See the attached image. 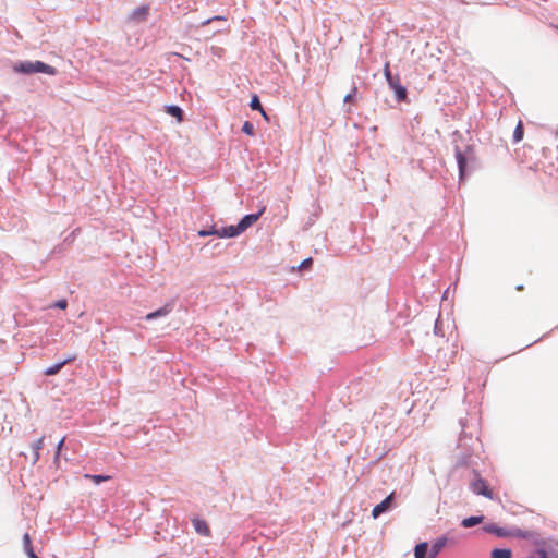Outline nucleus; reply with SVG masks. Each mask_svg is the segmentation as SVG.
<instances>
[{
	"label": "nucleus",
	"instance_id": "obj_1",
	"mask_svg": "<svg viewBox=\"0 0 558 558\" xmlns=\"http://www.w3.org/2000/svg\"><path fill=\"white\" fill-rule=\"evenodd\" d=\"M471 489L474 494L476 495H482L488 499H494V495H493V492L492 489L488 487V484L485 480H483L482 477H476L472 483H471Z\"/></svg>",
	"mask_w": 558,
	"mask_h": 558
},
{
	"label": "nucleus",
	"instance_id": "obj_2",
	"mask_svg": "<svg viewBox=\"0 0 558 558\" xmlns=\"http://www.w3.org/2000/svg\"><path fill=\"white\" fill-rule=\"evenodd\" d=\"M395 493L392 492L388 495L380 504L376 505L372 510V517L374 519L378 518L381 513L388 511L391 508V502L393 500Z\"/></svg>",
	"mask_w": 558,
	"mask_h": 558
},
{
	"label": "nucleus",
	"instance_id": "obj_3",
	"mask_svg": "<svg viewBox=\"0 0 558 558\" xmlns=\"http://www.w3.org/2000/svg\"><path fill=\"white\" fill-rule=\"evenodd\" d=\"M388 85L395 92L396 99L398 101L407 100V89L401 85L399 76H396V78L388 83Z\"/></svg>",
	"mask_w": 558,
	"mask_h": 558
},
{
	"label": "nucleus",
	"instance_id": "obj_4",
	"mask_svg": "<svg viewBox=\"0 0 558 558\" xmlns=\"http://www.w3.org/2000/svg\"><path fill=\"white\" fill-rule=\"evenodd\" d=\"M484 530L486 532H488V533L495 534L498 537L519 536L520 535L519 530H517V531H507L506 529L499 527V526H497L495 524L486 525V526H484Z\"/></svg>",
	"mask_w": 558,
	"mask_h": 558
},
{
	"label": "nucleus",
	"instance_id": "obj_5",
	"mask_svg": "<svg viewBox=\"0 0 558 558\" xmlns=\"http://www.w3.org/2000/svg\"><path fill=\"white\" fill-rule=\"evenodd\" d=\"M265 208H263L259 213L257 214H250V215H246L244 216L241 221L239 222V229L244 232L248 227H251L253 223H255L260 215L263 214Z\"/></svg>",
	"mask_w": 558,
	"mask_h": 558
},
{
	"label": "nucleus",
	"instance_id": "obj_6",
	"mask_svg": "<svg viewBox=\"0 0 558 558\" xmlns=\"http://www.w3.org/2000/svg\"><path fill=\"white\" fill-rule=\"evenodd\" d=\"M148 13H149V7L142 5V7L134 9L132 11V13L130 14L129 19H130V21H133V22H143L147 19Z\"/></svg>",
	"mask_w": 558,
	"mask_h": 558
},
{
	"label": "nucleus",
	"instance_id": "obj_7",
	"mask_svg": "<svg viewBox=\"0 0 558 558\" xmlns=\"http://www.w3.org/2000/svg\"><path fill=\"white\" fill-rule=\"evenodd\" d=\"M172 308H173V306L171 304H166L162 307L158 308L157 311L148 313L145 316V319L153 320V319H156L159 317L167 316L168 314H170L172 312Z\"/></svg>",
	"mask_w": 558,
	"mask_h": 558
},
{
	"label": "nucleus",
	"instance_id": "obj_8",
	"mask_svg": "<svg viewBox=\"0 0 558 558\" xmlns=\"http://www.w3.org/2000/svg\"><path fill=\"white\" fill-rule=\"evenodd\" d=\"M33 66L34 73H45L48 75H56L57 73V70L53 66L46 64L41 61L33 62Z\"/></svg>",
	"mask_w": 558,
	"mask_h": 558
},
{
	"label": "nucleus",
	"instance_id": "obj_9",
	"mask_svg": "<svg viewBox=\"0 0 558 558\" xmlns=\"http://www.w3.org/2000/svg\"><path fill=\"white\" fill-rule=\"evenodd\" d=\"M193 526L195 531L203 536H209L210 535V529L206 521L202 519H193L192 520Z\"/></svg>",
	"mask_w": 558,
	"mask_h": 558
},
{
	"label": "nucleus",
	"instance_id": "obj_10",
	"mask_svg": "<svg viewBox=\"0 0 558 558\" xmlns=\"http://www.w3.org/2000/svg\"><path fill=\"white\" fill-rule=\"evenodd\" d=\"M241 233L242 231L239 229V223L236 226H229L219 229V238H234Z\"/></svg>",
	"mask_w": 558,
	"mask_h": 558
},
{
	"label": "nucleus",
	"instance_id": "obj_11",
	"mask_svg": "<svg viewBox=\"0 0 558 558\" xmlns=\"http://www.w3.org/2000/svg\"><path fill=\"white\" fill-rule=\"evenodd\" d=\"M44 439H45V437L43 436L38 440H36L34 444H32L33 453H32L31 459H32L33 464H35L40 458V450L44 447Z\"/></svg>",
	"mask_w": 558,
	"mask_h": 558
},
{
	"label": "nucleus",
	"instance_id": "obj_12",
	"mask_svg": "<svg viewBox=\"0 0 558 558\" xmlns=\"http://www.w3.org/2000/svg\"><path fill=\"white\" fill-rule=\"evenodd\" d=\"M32 61L20 62L14 65V71L17 73L32 74L34 73Z\"/></svg>",
	"mask_w": 558,
	"mask_h": 558
},
{
	"label": "nucleus",
	"instance_id": "obj_13",
	"mask_svg": "<svg viewBox=\"0 0 558 558\" xmlns=\"http://www.w3.org/2000/svg\"><path fill=\"white\" fill-rule=\"evenodd\" d=\"M72 360H73V357H70V359H66V360H64V361H62V362H60V363H57V364H54V365H52V366H50V367L46 368V369H45V375H46V376H52V375L58 374V373L61 371V368H62L66 363L71 362Z\"/></svg>",
	"mask_w": 558,
	"mask_h": 558
},
{
	"label": "nucleus",
	"instance_id": "obj_14",
	"mask_svg": "<svg viewBox=\"0 0 558 558\" xmlns=\"http://www.w3.org/2000/svg\"><path fill=\"white\" fill-rule=\"evenodd\" d=\"M447 539L445 537L438 538L432 546L429 558H436L442 547L446 545Z\"/></svg>",
	"mask_w": 558,
	"mask_h": 558
},
{
	"label": "nucleus",
	"instance_id": "obj_15",
	"mask_svg": "<svg viewBox=\"0 0 558 558\" xmlns=\"http://www.w3.org/2000/svg\"><path fill=\"white\" fill-rule=\"evenodd\" d=\"M456 158H457V162H458V167H459L460 177L462 178L465 172L466 158L464 157V155L462 154V151L460 149L456 150Z\"/></svg>",
	"mask_w": 558,
	"mask_h": 558
},
{
	"label": "nucleus",
	"instance_id": "obj_16",
	"mask_svg": "<svg viewBox=\"0 0 558 558\" xmlns=\"http://www.w3.org/2000/svg\"><path fill=\"white\" fill-rule=\"evenodd\" d=\"M484 520V517L483 515H478V517H470V518H465L462 520L461 522V525L463 527H472L476 524H480L482 523Z\"/></svg>",
	"mask_w": 558,
	"mask_h": 558
},
{
	"label": "nucleus",
	"instance_id": "obj_17",
	"mask_svg": "<svg viewBox=\"0 0 558 558\" xmlns=\"http://www.w3.org/2000/svg\"><path fill=\"white\" fill-rule=\"evenodd\" d=\"M166 112L169 113L170 116L177 118V120L179 122H182L183 120V111L180 107L178 106H168L166 108Z\"/></svg>",
	"mask_w": 558,
	"mask_h": 558
},
{
	"label": "nucleus",
	"instance_id": "obj_18",
	"mask_svg": "<svg viewBox=\"0 0 558 558\" xmlns=\"http://www.w3.org/2000/svg\"><path fill=\"white\" fill-rule=\"evenodd\" d=\"M250 107H251L253 110H258V111L263 114V117H264L265 119H267V118H268V117H267V114H266V112H265V110H264V108L262 107V104H260L259 98H258V96H257V95H254V96L252 97L251 102H250Z\"/></svg>",
	"mask_w": 558,
	"mask_h": 558
},
{
	"label": "nucleus",
	"instance_id": "obj_19",
	"mask_svg": "<svg viewBox=\"0 0 558 558\" xmlns=\"http://www.w3.org/2000/svg\"><path fill=\"white\" fill-rule=\"evenodd\" d=\"M492 558H512V551L508 548H496L492 551Z\"/></svg>",
	"mask_w": 558,
	"mask_h": 558
},
{
	"label": "nucleus",
	"instance_id": "obj_20",
	"mask_svg": "<svg viewBox=\"0 0 558 558\" xmlns=\"http://www.w3.org/2000/svg\"><path fill=\"white\" fill-rule=\"evenodd\" d=\"M427 553V543H420L415 546L414 555L415 558H425Z\"/></svg>",
	"mask_w": 558,
	"mask_h": 558
},
{
	"label": "nucleus",
	"instance_id": "obj_21",
	"mask_svg": "<svg viewBox=\"0 0 558 558\" xmlns=\"http://www.w3.org/2000/svg\"><path fill=\"white\" fill-rule=\"evenodd\" d=\"M523 134H524V131H523V124L522 122L520 121L518 123V125L515 126L514 129V132H513V141L515 143L520 142L522 138H523Z\"/></svg>",
	"mask_w": 558,
	"mask_h": 558
},
{
	"label": "nucleus",
	"instance_id": "obj_22",
	"mask_svg": "<svg viewBox=\"0 0 558 558\" xmlns=\"http://www.w3.org/2000/svg\"><path fill=\"white\" fill-rule=\"evenodd\" d=\"M85 477L93 481L95 484H99L101 482H106L111 478L109 475H90V474H85Z\"/></svg>",
	"mask_w": 558,
	"mask_h": 558
},
{
	"label": "nucleus",
	"instance_id": "obj_23",
	"mask_svg": "<svg viewBox=\"0 0 558 558\" xmlns=\"http://www.w3.org/2000/svg\"><path fill=\"white\" fill-rule=\"evenodd\" d=\"M384 75L387 80V83H390L396 78V76H392L391 74L389 62H386L384 65Z\"/></svg>",
	"mask_w": 558,
	"mask_h": 558
},
{
	"label": "nucleus",
	"instance_id": "obj_24",
	"mask_svg": "<svg viewBox=\"0 0 558 558\" xmlns=\"http://www.w3.org/2000/svg\"><path fill=\"white\" fill-rule=\"evenodd\" d=\"M242 131L245 134L252 136L254 135V125L250 121H245L242 125Z\"/></svg>",
	"mask_w": 558,
	"mask_h": 558
},
{
	"label": "nucleus",
	"instance_id": "obj_25",
	"mask_svg": "<svg viewBox=\"0 0 558 558\" xmlns=\"http://www.w3.org/2000/svg\"><path fill=\"white\" fill-rule=\"evenodd\" d=\"M23 545H24V549H25L26 553L29 551V548H33L32 547L31 536H29L28 533H25L23 535Z\"/></svg>",
	"mask_w": 558,
	"mask_h": 558
},
{
	"label": "nucleus",
	"instance_id": "obj_26",
	"mask_svg": "<svg viewBox=\"0 0 558 558\" xmlns=\"http://www.w3.org/2000/svg\"><path fill=\"white\" fill-rule=\"evenodd\" d=\"M357 93V87L354 85L351 93L348 94L345 97H344V102H352L354 100V97Z\"/></svg>",
	"mask_w": 558,
	"mask_h": 558
},
{
	"label": "nucleus",
	"instance_id": "obj_27",
	"mask_svg": "<svg viewBox=\"0 0 558 558\" xmlns=\"http://www.w3.org/2000/svg\"><path fill=\"white\" fill-rule=\"evenodd\" d=\"M64 441H65V437H63V438L59 441V444H58V446H57V451H56V456H54V462H56V463L59 461L60 452H61V449H62V447H63V445H64Z\"/></svg>",
	"mask_w": 558,
	"mask_h": 558
},
{
	"label": "nucleus",
	"instance_id": "obj_28",
	"mask_svg": "<svg viewBox=\"0 0 558 558\" xmlns=\"http://www.w3.org/2000/svg\"><path fill=\"white\" fill-rule=\"evenodd\" d=\"M225 20H226V17H225V16L217 15V16H214V17H210V19H208V20L204 21V22L202 23V26L208 25V24H209V23H211L213 21H225Z\"/></svg>",
	"mask_w": 558,
	"mask_h": 558
},
{
	"label": "nucleus",
	"instance_id": "obj_29",
	"mask_svg": "<svg viewBox=\"0 0 558 558\" xmlns=\"http://www.w3.org/2000/svg\"><path fill=\"white\" fill-rule=\"evenodd\" d=\"M54 307H58L60 310H65L68 307V301L66 300H59L54 303Z\"/></svg>",
	"mask_w": 558,
	"mask_h": 558
},
{
	"label": "nucleus",
	"instance_id": "obj_30",
	"mask_svg": "<svg viewBox=\"0 0 558 558\" xmlns=\"http://www.w3.org/2000/svg\"><path fill=\"white\" fill-rule=\"evenodd\" d=\"M530 558H548L545 550H537L535 551Z\"/></svg>",
	"mask_w": 558,
	"mask_h": 558
},
{
	"label": "nucleus",
	"instance_id": "obj_31",
	"mask_svg": "<svg viewBox=\"0 0 558 558\" xmlns=\"http://www.w3.org/2000/svg\"><path fill=\"white\" fill-rule=\"evenodd\" d=\"M310 265H312V258H306L301 263L300 268L306 269Z\"/></svg>",
	"mask_w": 558,
	"mask_h": 558
},
{
	"label": "nucleus",
	"instance_id": "obj_32",
	"mask_svg": "<svg viewBox=\"0 0 558 558\" xmlns=\"http://www.w3.org/2000/svg\"><path fill=\"white\" fill-rule=\"evenodd\" d=\"M208 235H217L219 236V229L211 228L210 230H207Z\"/></svg>",
	"mask_w": 558,
	"mask_h": 558
},
{
	"label": "nucleus",
	"instance_id": "obj_33",
	"mask_svg": "<svg viewBox=\"0 0 558 558\" xmlns=\"http://www.w3.org/2000/svg\"><path fill=\"white\" fill-rule=\"evenodd\" d=\"M29 558H39L33 550V548H29V551L26 553Z\"/></svg>",
	"mask_w": 558,
	"mask_h": 558
},
{
	"label": "nucleus",
	"instance_id": "obj_34",
	"mask_svg": "<svg viewBox=\"0 0 558 558\" xmlns=\"http://www.w3.org/2000/svg\"><path fill=\"white\" fill-rule=\"evenodd\" d=\"M198 235H199L201 238H205V236H207V235H208L207 230H199V231H198Z\"/></svg>",
	"mask_w": 558,
	"mask_h": 558
},
{
	"label": "nucleus",
	"instance_id": "obj_35",
	"mask_svg": "<svg viewBox=\"0 0 558 558\" xmlns=\"http://www.w3.org/2000/svg\"><path fill=\"white\" fill-rule=\"evenodd\" d=\"M515 290H517V291H523V290H524L523 284H519V286H517V287H515Z\"/></svg>",
	"mask_w": 558,
	"mask_h": 558
}]
</instances>
